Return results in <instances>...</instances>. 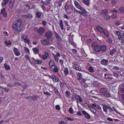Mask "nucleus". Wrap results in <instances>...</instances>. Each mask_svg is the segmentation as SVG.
<instances>
[{"label": "nucleus", "instance_id": "obj_1", "mask_svg": "<svg viewBox=\"0 0 124 124\" xmlns=\"http://www.w3.org/2000/svg\"><path fill=\"white\" fill-rule=\"evenodd\" d=\"M21 24V20L19 19H17L15 23L12 25L13 29H15V31L16 32L17 31V32H19L21 30V28L20 27Z\"/></svg>", "mask_w": 124, "mask_h": 124}, {"label": "nucleus", "instance_id": "obj_2", "mask_svg": "<svg viewBox=\"0 0 124 124\" xmlns=\"http://www.w3.org/2000/svg\"><path fill=\"white\" fill-rule=\"evenodd\" d=\"M100 92L102 93L101 95L103 97H109L111 96L110 93H107L108 90L106 88H102L100 89Z\"/></svg>", "mask_w": 124, "mask_h": 124}, {"label": "nucleus", "instance_id": "obj_3", "mask_svg": "<svg viewBox=\"0 0 124 124\" xmlns=\"http://www.w3.org/2000/svg\"><path fill=\"white\" fill-rule=\"evenodd\" d=\"M91 46L94 48L95 52L98 53L101 51L100 45H98L96 42H94L92 44Z\"/></svg>", "mask_w": 124, "mask_h": 124}, {"label": "nucleus", "instance_id": "obj_4", "mask_svg": "<svg viewBox=\"0 0 124 124\" xmlns=\"http://www.w3.org/2000/svg\"><path fill=\"white\" fill-rule=\"evenodd\" d=\"M65 8V11L68 14L71 13L73 10V7L70 5H66Z\"/></svg>", "mask_w": 124, "mask_h": 124}, {"label": "nucleus", "instance_id": "obj_5", "mask_svg": "<svg viewBox=\"0 0 124 124\" xmlns=\"http://www.w3.org/2000/svg\"><path fill=\"white\" fill-rule=\"evenodd\" d=\"M73 67L75 69L79 71L81 70V67L78 63L76 61H74L72 63Z\"/></svg>", "mask_w": 124, "mask_h": 124}, {"label": "nucleus", "instance_id": "obj_6", "mask_svg": "<svg viewBox=\"0 0 124 124\" xmlns=\"http://www.w3.org/2000/svg\"><path fill=\"white\" fill-rule=\"evenodd\" d=\"M35 30H37V33L39 35H42L45 31V29L42 27H40L39 28L37 27L35 28Z\"/></svg>", "mask_w": 124, "mask_h": 124}, {"label": "nucleus", "instance_id": "obj_7", "mask_svg": "<svg viewBox=\"0 0 124 124\" xmlns=\"http://www.w3.org/2000/svg\"><path fill=\"white\" fill-rule=\"evenodd\" d=\"M102 106L103 111L105 112H107L108 109V111L110 113H111L113 111L112 109L108 105L103 104Z\"/></svg>", "mask_w": 124, "mask_h": 124}, {"label": "nucleus", "instance_id": "obj_8", "mask_svg": "<svg viewBox=\"0 0 124 124\" xmlns=\"http://www.w3.org/2000/svg\"><path fill=\"white\" fill-rule=\"evenodd\" d=\"M53 35V33L51 31H48L46 33L45 36L46 39H48L51 40H52Z\"/></svg>", "mask_w": 124, "mask_h": 124}, {"label": "nucleus", "instance_id": "obj_9", "mask_svg": "<svg viewBox=\"0 0 124 124\" xmlns=\"http://www.w3.org/2000/svg\"><path fill=\"white\" fill-rule=\"evenodd\" d=\"M74 2L75 7L81 10L84 8L77 1L75 0L74 1Z\"/></svg>", "mask_w": 124, "mask_h": 124}, {"label": "nucleus", "instance_id": "obj_10", "mask_svg": "<svg viewBox=\"0 0 124 124\" xmlns=\"http://www.w3.org/2000/svg\"><path fill=\"white\" fill-rule=\"evenodd\" d=\"M50 41L51 40L46 39H44L42 41V43L44 45H47L50 44Z\"/></svg>", "mask_w": 124, "mask_h": 124}, {"label": "nucleus", "instance_id": "obj_11", "mask_svg": "<svg viewBox=\"0 0 124 124\" xmlns=\"http://www.w3.org/2000/svg\"><path fill=\"white\" fill-rule=\"evenodd\" d=\"M74 96L75 97V100H77L76 101L77 103H78L79 102H81L82 101V99L80 96L76 94H75Z\"/></svg>", "mask_w": 124, "mask_h": 124}, {"label": "nucleus", "instance_id": "obj_12", "mask_svg": "<svg viewBox=\"0 0 124 124\" xmlns=\"http://www.w3.org/2000/svg\"><path fill=\"white\" fill-rule=\"evenodd\" d=\"M13 51L15 55L17 56H19L21 54L18 51V49L15 47L14 48Z\"/></svg>", "mask_w": 124, "mask_h": 124}, {"label": "nucleus", "instance_id": "obj_13", "mask_svg": "<svg viewBox=\"0 0 124 124\" xmlns=\"http://www.w3.org/2000/svg\"><path fill=\"white\" fill-rule=\"evenodd\" d=\"M32 61L35 64H41L42 62L41 60H35L34 58L32 59Z\"/></svg>", "mask_w": 124, "mask_h": 124}, {"label": "nucleus", "instance_id": "obj_14", "mask_svg": "<svg viewBox=\"0 0 124 124\" xmlns=\"http://www.w3.org/2000/svg\"><path fill=\"white\" fill-rule=\"evenodd\" d=\"M82 113L84 114L85 118L88 119H89L90 118V116L85 111H82Z\"/></svg>", "mask_w": 124, "mask_h": 124}, {"label": "nucleus", "instance_id": "obj_15", "mask_svg": "<svg viewBox=\"0 0 124 124\" xmlns=\"http://www.w3.org/2000/svg\"><path fill=\"white\" fill-rule=\"evenodd\" d=\"M55 37L56 38L57 40L59 42H61L62 40L61 37L59 36V35L56 32H55Z\"/></svg>", "mask_w": 124, "mask_h": 124}, {"label": "nucleus", "instance_id": "obj_16", "mask_svg": "<svg viewBox=\"0 0 124 124\" xmlns=\"http://www.w3.org/2000/svg\"><path fill=\"white\" fill-rule=\"evenodd\" d=\"M48 57V55L47 52L45 51L44 54L42 56V58L44 60L46 59Z\"/></svg>", "mask_w": 124, "mask_h": 124}, {"label": "nucleus", "instance_id": "obj_17", "mask_svg": "<svg viewBox=\"0 0 124 124\" xmlns=\"http://www.w3.org/2000/svg\"><path fill=\"white\" fill-rule=\"evenodd\" d=\"M81 11H83L82 15L84 16H86L89 14V13L87 12L86 10L84 8L81 10Z\"/></svg>", "mask_w": 124, "mask_h": 124}, {"label": "nucleus", "instance_id": "obj_18", "mask_svg": "<svg viewBox=\"0 0 124 124\" xmlns=\"http://www.w3.org/2000/svg\"><path fill=\"white\" fill-rule=\"evenodd\" d=\"M116 34L118 36V39L119 40H121L122 39V35H121L120 32L118 31L116 32Z\"/></svg>", "mask_w": 124, "mask_h": 124}, {"label": "nucleus", "instance_id": "obj_19", "mask_svg": "<svg viewBox=\"0 0 124 124\" xmlns=\"http://www.w3.org/2000/svg\"><path fill=\"white\" fill-rule=\"evenodd\" d=\"M110 18V16L108 14H105L104 15L103 18L105 20H109Z\"/></svg>", "mask_w": 124, "mask_h": 124}, {"label": "nucleus", "instance_id": "obj_20", "mask_svg": "<svg viewBox=\"0 0 124 124\" xmlns=\"http://www.w3.org/2000/svg\"><path fill=\"white\" fill-rule=\"evenodd\" d=\"M96 29L98 31L101 33H103L104 31L103 28L100 26H97L96 27Z\"/></svg>", "mask_w": 124, "mask_h": 124}, {"label": "nucleus", "instance_id": "obj_21", "mask_svg": "<svg viewBox=\"0 0 124 124\" xmlns=\"http://www.w3.org/2000/svg\"><path fill=\"white\" fill-rule=\"evenodd\" d=\"M108 62V60L104 59H103L101 61V63L102 64L105 65H106L107 64Z\"/></svg>", "mask_w": 124, "mask_h": 124}, {"label": "nucleus", "instance_id": "obj_22", "mask_svg": "<svg viewBox=\"0 0 124 124\" xmlns=\"http://www.w3.org/2000/svg\"><path fill=\"white\" fill-rule=\"evenodd\" d=\"M32 50L35 54H38L39 53V49L36 47L33 48Z\"/></svg>", "mask_w": 124, "mask_h": 124}, {"label": "nucleus", "instance_id": "obj_23", "mask_svg": "<svg viewBox=\"0 0 124 124\" xmlns=\"http://www.w3.org/2000/svg\"><path fill=\"white\" fill-rule=\"evenodd\" d=\"M59 25L61 29L63 30L64 29V26L62 21L61 20L59 22Z\"/></svg>", "mask_w": 124, "mask_h": 124}, {"label": "nucleus", "instance_id": "obj_24", "mask_svg": "<svg viewBox=\"0 0 124 124\" xmlns=\"http://www.w3.org/2000/svg\"><path fill=\"white\" fill-rule=\"evenodd\" d=\"M106 47L105 45H103L102 46L100 45L101 51L102 52L105 51L106 49Z\"/></svg>", "mask_w": 124, "mask_h": 124}, {"label": "nucleus", "instance_id": "obj_25", "mask_svg": "<svg viewBox=\"0 0 124 124\" xmlns=\"http://www.w3.org/2000/svg\"><path fill=\"white\" fill-rule=\"evenodd\" d=\"M92 107H93L96 108L98 109H101V108L100 105H96L95 104H92Z\"/></svg>", "mask_w": 124, "mask_h": 124}, {"label": "nucleus", "instance_id": "obj_26", "mask_svg": "<svg viewBox=\"0 0 124 124\" xmlns=\"http://www.w3.org/2000/svg\"><path fill=\"white\" fill-rule=\"evenodd\" d=\"M32 15L31 14L29 13L27 15H23V17L25 18H30L32 16Z\"/></svg>", "mask_w": 124, "mask_h": 124}, {"label": "nucleus", "instance_id": "obj_27", "mask_svg": "<svg viewBox=\"0 0 124 124\" xmlns=\"http://www.w3.org/2000/svg\"><path fill=\"white\" fill-rule=\"evenodd\" d=\"M104 35L106 37H108L109 36L108 31L107 30H104L103 32Z\"/></svg>", "mask_w": 124, "mask_h": 124}, {"label": "nucleus", "instance_id": "obj_28", "mask_svg": "<svg viewBox=\"0 0 124 124\" xmlns=\"http://www.w3.org/2000/svg\"><path fill=\"white\" fill-rule=\"evenodd\" d=\"M42 13L38 11L36 13V15L37 18H39L42 15Z\"/></svg>", "mask_w": 124, "mask_h": 124}, {"label": "nucleus", "instance_id": "obj_29", "mask_svg": "<svg viewBox=\"0 0 124 124\" xmlns=\"http://www.w3.org/2000/svg\"><path fill=\"white\" fill-rule=\"evenodd\" d=\"M54 90L55 93L58 96H59L60 95V94L57 89L55 87H54Z\"/></svg>", "mask_w": 124, "mask_h": 124}, {"label": "nucleus", "instance_id": "obj_30", "mask_svg": "<svg viewBox=\"0 0 124 124\" xmlns=\"http://www.w3.org/2000/svg\"><path fill=\"white\" fill-rule=\"evenodd\" d=\"M65 93L66 94V97L67 98H69L71 96L70 92L68 91H66Z\"/></svg>", "mask_w": 124, "mask_h": 124}, {"label": "nucleus", "instance_id": "obj_31", "mask_svg": "<svg viewBox=\"0 0 124 124\" xmlns=\"http://www.w3.org/2000/svg\"><path fill=\"white\" fill-rule=\"evenodd\" d=\"M108 10L106 9H104L101 10V12L102 14H106L108 13Z\"/></svg>", "mask_w": 124, "mask_h": 124}, {"label": "nucleus", "instance_id": "obj_32", "mask_svg": "<svg viewBox=\"0 0 124 124\" xmlns=\"http://www.w3.org/2000/svg\"><path fill=\"white\" fill-rule=\"evenodd\" d=\"M64 74L67 76L68 74V68H64Z\"/></svg>", "mask_w": 124, "mask_h": 124}, {"label": "nucleus", "instance_id": "obj_33", "mask_svg": "<svg viewBox=\"0 0 124 124\" xmlns=\"http://www.w3.org/2000/svg\"><path fill=\"white\" fill-rule=\"evenodd\" d=\"M116 48H114L110 51V54L111 55H112L116 51Z\"/></svg>", "mask_w": 124, "mask_h": 124}, {"label": "nucleus", "instance_id": "obj_34", "mask_svg": "<svg viewBox=\"0 0 124 124\" xmlns=\"http://www.w3.org/2000/svg\"><path fill=\"white\" fill-rule=\"evenodd\" d=\"M83 2L84 4L88 6L90 2L89 0H83Z\"/></svg>", "mask_w": 124, "mask_h": 124}, {"label": "nucleus", "instance_id": "obj_35", "mask_svg": "<svg viewBox=\"0 0 124 124\" xmlns=\"http://www.w3.org/2000/svg\"><path fill=\"white\" fill-rule=\"evenodd\" d=\"M38 97L39 96H38L35 95L33 96H31L30 97L31 99L33 101L36 100Z\"/></svg>", "mask_w": 124, "mask_h": 124}, {"label": "nucleus", "instance_id": "obj_36", "mask_svg": "<svg viewBox=\"0 0 124 124\" xmlns=\"http://www.w3.org/2000/svg\"><path fill=\"white\" fill-rule=\"evenodd\" d=\"M59 69L56 66H54V68L53 70L55 72H58Z\"/></svg>", "mask_w": 124, "mask_h": 124}, {"label": "nucleus", "instance_id": "obj_37", "mask_svg": "<svg viewBox=\"0 0 124 124\" xmlns=\"http://www.w3.org/2000/svg\"><path fill=\"white\" fill-rule=\"evenodd\" d=\"M49 65L50 67H53L54 66H55L54 63L52 62V61L51 60L50 61L49 63Z\"/></svg>", "mask_w": 124, "mask_h": 124}, {"label": "nucleus", "instance_id": "obj_38", "mask_svg": "<svg viewBox=\"0 0 124 124\" xmlns=\"http://www.w3.org/2000/svg\"><path fill=\"white\" fill-rule=\"evenodd\" d=\"M14 2V0H10L9 3V6L11 8L13 7Z\"/></svg>", "mask_w": 124, "mask_h": 124}, {"label": "nucleus", "instance_id": "obj_39", "mask_svg": "<svg viewBox=\"0 0 124 124\" xmlns=\"http://www.w3.org/2000/svg\"><path fill=\"white\" fill-rule=\"evenodd\" d=\"M90 110L91 111L93 114H95V115L96 116V114H95L96 112V110L93 108H91Z\"/></svg>", "mask_w": 124, "mask_h": 124}, {"label": "nucleus", "instance_id": "obj_40", "mask_svg": "<svg viewBox=\"0 0 124 124\" xmlns=\"http://www.w3.org/2000/svg\"><path fill=\"white\" fill-rule=\"evenodd\" d=\"M4 67L6 70H9L10 69V66L7 65L6 63L4 65Z\"/></svg>", "mask_w": 124, "mask_h": 124}, {"label": "nucleus", "instance_id": "obj_41", "mask_svg": "<svg viewBox=\"0 0 124 124\" xmlns=\"http://www.w3.org/2000/svg\"><path fill=\"white\" fill-rule=\"evenodd\" d=\"M88 70L89 71L91 72H93L94 70L92 66H91L89 68Z\"/></svg>", "mask_w": 124, "mask_h": 124}, {"label": "nucleus", "instance_id": "obj_42", "mask_svg": "<svg viewBox=\"0 0 124 124\" xmlns=\"http://www.w3.org/2000/svg\"><path fill=\"white\" fill-rule=\"evenodd\" d=\"M122 38L121 39V43L122 44H124V32L122 34Z\"/></svg>", "mask_w": 124, "mask_h": 124}, {"label": "nucleus", "instance_id": "obj_43", "mask_svg": "<svg viewBox=\"0 0 124 124\" xmlns=\"http://www.w3.org/2000/svg\"><path fill=\"white\" fill-rule=\"evenodd\" d=\"M117 2V0H111V3L113 5H115Z\"/></svg>", "mask_w": 124, "mask_h": 124}, {"label": "nucleus", "instance_id": "obj_44", "mask_svg": "<svg viewBox=\"0 0 124 124\" xmlns=\"http://www.w3.org/2000/svg\"><path fill=\"white\" fill-rule=\"evenodd\" d=\"M77 78L79 80H81L82 76L81 74L80 73H78L77 75Z\"/></svg>", "mask_w": 124, "mask_h": 124}, {"label": "nucleus", "instance_id": "obj_45", "mask_svg": "<svg viewBox=\"0 0 124 124\" xmlns=\"http://www.w3.org/2000/svg\"><path fill=\"white\" fill-rule=\"evenodd\" d=\"M93 85L94 87L97 86L98 85L97 82L95 81H94L92 84Z\"/></svg>", "mask_w": 124, "mask_h": 124}, {"label": "nucleus", "instance_id": "obj_46", "mask_svg": "<svg viewBox=\"0 0 124 124\" xmlns=\"http://www.w3.org/2000/svg\"><path fill=\"white\" fill-rule=\"evenodd\" d=\"M23 41L24 42L26 43H27L28 44H29L30 43L29 40L27 39H24Z\"/></svg>", "mask_w": 124, "mask_h": 124}, {"label": "nucleus", "instance_id": "obj_47", "mask_svg": "<svg viewBox=\"0 0 124 124\" xmlns=\"http://www.w3.org/2000/svg\"><path fill=\"white\" fill-rule=\"evenodd\" d=\"M5 44H6L7 46H8L10 45L11 43L9 41H6L5 42Z\"/></svg>", "mask_w": 124, "mask_h": 124}, {"label": "nucleus", "instance_id": "obj_48", "mask_svg": "<svg viewBox=\"0 0 124 124\" xmlns=\"http://www.w3.org/2000/svg\"><path fill=\"white\" fill-rule=\"evenodd\" d=\"M120 11L122 12H124V7H122L119 8Z\"/></svg>", "mask_w": 124, "mask_h": 124}, {"label": "nucleus", "instance_id": "obj_49", "mask_svg": "<svg viewBox=\"0 0 124 124\" xmlns=\"http://www.w3.org/2000/svg\"><path fill=\"white\" fill-rule=\"evenodd\" d=\"M107 40L108 42L109 43H111L112 42V40L111 38H108Z\"/></svg>", "mask_w": 124, "mask_h": 124}, {"label": "nucleus", "instance_id": "obj_50", "mask_svg": "<svg viewBox=\"0 0 124 124\" xmlns=\"http://www.w3.org/2000/svg\"><path fill=\"white\" fill-rule=\"evenodd\" d=\"M21 39L22 41H23L24 39H26L25 38V35L24 34H23L22 35Z\"/></svg>", "mask_w": 124, "mask_h": 124}, {"label": "nucleus", "instance_id": "obj_51", "mask_svg": "<svg viewBox=\"0 0 124 124\" xmlns=\"http://www.w3.org/2000/svg\"><path fill=\"white\" fill-rule=\"evenodd\" d=\"M83 106L84 107H85L86 108H88V104L86 103H84L83 104Z\"/></svg>", "mask_w": 124, "mask_h": 124}, {"label": "nucleus", "instance_id": "obj_52", "mask_svg": "<svg viewBox=\"0 0 124 124\" xmlns=\"http://www.w3.org/2000/svg\"><path fill=\"white\" fill-rule=\"evenodd\" d=\"M24 50L25 52L27 53H28L29 52V50L27 47H25L24 48Z\"/></svg>", "mask_w": 124, "mask_h": 124}, {"label": "nucleus", "instance_id": "obj_53", "mask_svg": "<svg viewBox=\"0 0 124 124\" xmlns=\"http://www.w3.org/2000/svg\"><path fill=\"white\" fill-rule=\"evenodd\" d=\"M63 17L67 19H69L70 18L69 16L66 15H64L63 16Z\"/></svg>", "mask_w": 124, "mask_h": 124}, {"label": "nucleus", "instance_id": "obj_54", "mask_svg": "<svg viewBox=\"0 0 124 124\" xmlns=\"http://www.w3.org/2000/svg\"><path fill=\"white\" fill-rule=\"evenodd\" d=\"M66 119L67 120L69 121H72L74 120L73 119L70 118L69 117H67L66 118Z\"/></svg>", "mask_w": 124, "mask_h": 124}, {"label": "nucleus", "instance_id": "obj_55", "mask_svg": "<svg viewBox=\"0 0 124 124\" xmlns=\"http://www.w3.org/2000/svg\"><path fill=\"white\" fill-rule=\"evenodd\" d=\"M14 84V85H20V83L19 82H15Z\"/></svg>", "mask_w": 124, "mask_h": 124}, {"label": "nucleus", "instance_id": "obj_56", "mask_svg": "<svg viewBox=\"0 0 124 124\" xmlns=\"http://www.w3.org/2000/svg\"><path fill=\"white\" fill-rule=\"evenodd\" d=\"M56 109L58 110H60V108L59 105H56L55 106Z\"/></svg>", "mask_w": 124, "mask_h": 124}, {"label": "nucleus", "instance_id": "obj_57", "mask_svg": "<svg viewBox=\"0 0 124 124\" xmlns=\"http://www.w3.org/2000/svg\"><path fill=\"white\" fill-rule=\"evenodd\" d=\"M59 62L62 65H63V62L62 60L60 59L59 60Z\"/></svg>", "mask_w": 124, "mask_h": 124}, {"label": "nucleus", "instance_id": "obj_58", "mask_svg": "<svg viewBox=\"0 0 124 124\" xmlns=\"http://www.w3.org/2000/svg\"><path fill=\"white\" fill-rule=\"evenodd\" d=\"M44 93L45 94L49 95H50L51 94L50 93L48 92H44Z\"/></svg>", "mask_w": 124, "mask_h": 124}, {"label": "nucleus", "instance_id": "obj_59", "mask_svg": "<svg viewBox=\"0 0 124 124\" xmlns=\"http://www.w3.org/2000/svg\"><path fill=\"white\" fill-rule=\"evenodd\" d=\"M7 3L4 2H2L1 3V5L2 7H3L5 6L7 4Z\"/></svg>", "mask_w": 124, "mask_h": 124}, {"label": "nucleus", "instance_id": "obj_60", "mask_svg": "<svg viewBox=\"0 0 124 124\" xmlns=\"http://www.w3.org/2000/svg\"><path fill=\"white\" fill-rule=\"evenodd\" d=\"M117 15L116 14H114L112 15L111 16L112 18L113 19H115L117 17Z\"/></svg>", "mask_w": 124, "mask_h": 124}, {"label": "nucleus", "instance_id": "obj_61", "mask_svg": "<svg viewBox=\"0 0 124 124\" xmlns=\"http://www.w3.org/2000/svg\"><path fill=\"white\" fill-rule=\"evenodd\" d=\"M69 111L70 113H72L73 112V110L72 108H71L69 109Z\"/></svg>", "mask_w": 124, "mask_h": 124}, {"label": "nucleus", "instance_id": "obj_62", "mask_svg": "<svg viewBox=\"0 0 124 124\" xmlns=\"http://www.w3.org/2000/svg\"><path fill=\"white\" fill-rule=\"evenodd\" d=\"M64 23L65 24V25L68 27H69V25L68 24V22L67 21H65L64 22Z\"/></svg>", "mask_w": 124, "mask_h": 124}, {"label": "nucleus", "instance_id": "obj_63", "mask_svg": "<svg viewBox=\"0 0 124 124\" xmlns=\"http://www.w3.org/2000/svg\"><path fill=\"white\" fill-rule=\"evenodd\" d=\"M113 68L115 70H119V68L118 67H117L115 66H114L113 67Z\"/></svg>", "mask_w": 124, "mask_h": 124}, {"label": "nucleus", "instance_id": "obj_64", "mask_svg": "<svg viewBox=\"0 0 124 124\" xmlns=\"http://www.w3.org/2000/svg\"><path fill=\"white\" fill-rule=\"evenodd\" d=\"M4 90L6 92H7L9 91V89L8 88H4Z\"/></svg>", "mask_w": 124, "mask_h": 124}]
</instances>
